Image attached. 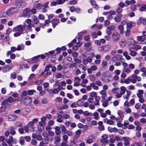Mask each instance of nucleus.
I'll use <instances>...</instances> for the list:
<instances>
[{
  "label": "nucleus",
  "mask_w": 146,
  "mask_h": 146,
  "mask_svg": "<svg viewBox=\"0 0 146 146\" xmlns=\"http://www.w3.org/2000/svg\"><path fill=\"white\" fill-rule=\"evenodd\" d=\"M101 51H105L110 50L111 49V46L110 45H107L103 46L101 47Z\"/></svg>",
  "instance_id": "nucleus-15"
},
{
  "label": "nucleus",
  "mask_w": 146,
  "mask_h": 146,
  "mask_svg": "<svg viewBox=\"0 0 146 146\" xmlns=\"http://www.w3.org/2000/svg\"><path fill=\"white\" fill-rule=\"evenodd\" d=\"M50 23H52L53 27L54 28L55 26L60 23V21L59 19H54L51 20Z\"/></svg>",
  "instance_id": "nucleus-11"
},
{
  "label": "nucleus",
  "mask_w": 146,
  "mask_h": 146,
  "mask_svg": "<svg viewBox=\"0 0 146 146\" xmlns=\"http://www.w3.org/2000/svg\"><path fill=\"white\" fill-rule=\"evenodd\" d=\"M62 74L61 73H58L55 74V77L57 78H59L61 77Z\"/></svg>",
  "instance_id": "nucleus-62"
},
{
  "label": "nucleus",
  "mask_w": 146,
  "mask_h": 146,
  "mask_svg": "<svg viewBox=\"0 0 146 146\" xmlns=\"http://www.w3.org/2000/svg\"><path fill=\"white\" fill-rule=\"evenodd\" d=\"M38 121V119L37 118H35L33 119L32 121L29 122L27 126L29 128H32V129L31 131L33 132L34 131V128L33 127L34 126V123H36Z\"/></svg>",
  "instance_id": "nucleus-3"
},
{
  "label": "nucleus",
  "mask_w": 146,
  "mask_h": 146,
  "mask_svg": "<svg viewBox=\"0 0 146 146\" xmlns=\"http://www.w3.org/2000/svg\"><path fill=\"white\" fill-rule=\"evenodd\" d=\"M43 83V81L42 80H39L37 81H36L35 82V84L36 85H40L42 84Z\"/></svg>",
  "instance_id": "nucleus-53"
},
{
  "label": "nucleus",
  "mask_w": 146,
  "mask_h": 146,
  "mask_svg": "<svg viewBox=\"0 0 146 146\" xmlns=\"http://www.w3.org/2000/svg\"><path fill=\"white\" fill-rule=\"evenodd\" d=\"M120 93L123 95L125 93V91L127 90L126 88L123 86L120 87Z\"/></svg>",
  "instance_id": "nucleus-26"
},
{
  "label": "nucleus",
  "mask_w": 146,
  "mask_h": 146,
  "mask_svg": "<svg viewBox=\"0 0 146 146\" xmlns=\"http://www.w3.org/2000/svg\"><path fill=\"white\" fill-rule=\"evenodd\" d=\"M100 141L103 144L106 143L107 144L108 143V140L106 139L101 138L100 139Z\"/></svg>",
  "instance_id": "nucleus-35"
},
{
  "label": "nucleus",
  "mask_w": 146,
  "mask_h": 146,
  "mask_svg": "<svg viewBox=\"0 0 146 146\" xmlns=\"http://www.w3.org/2000/svg\"><path fill=\"white\" fill-rule=\"evenodd\" d=\"M38 130L39 131H42L44 130V128L42 126H38Z\"/></svg>",
  "instance_id": "nucleus-59"
},
{
  "label": "nucleus",
  "mask_w": 146,
  "mask_h": 146,
  "mask_svg": "<svg viewBox=\"0 0 146 146\" xmlns=\"http://www.w3.org/2000/svg\"><path fill=\"white\" fill-rule=\"evenodd\" d=\"M55 130V133L57 135H58L60 134L61 132L60 129L58 126H56L54 128Z\"/></svg>",
  "instance_id": "nucleus-24"
},
{
  "label": "nucleus",
  "mask_w": 146,
  "mask_h": 146,
  "mask_svg": "<svg viewBox=\"0 0 146 146\" xmlns=\"http://www.w3.org/2000/svg\"><path fill=\"white\" fill-rule=\"evenodd\" d=\"M90 85L93 87V89L97 90L98 89V87L97 86L95 85V84L94 83H92L90 84Z\"/></svg>",
  "instance_id": "nucleus-42"
},
{
  "label": "nucleus",
  "mask_w": 146,
  "mask_h": 146,
  "mask_svg": "<svg viewBox=\"0 0 146 146\" xmlns=\"http://www.w3.org/2000/svg\"><path fill=\"white\" fill-rule=\"evenodd\" d=\"M15 5L18 8H21L25 7L26 3L21 0H17L15 3Z\"/></svg>",
  "instance_id": "nucleus-2"
},
{
  "label": "nucleus",
  "mask_w": 146,
  "mask_h": 146,
  "mask_svg": "<svg viewBox=\"0 0 146 146\" xmlns=\"http://www.w3.org/2000/svg\"><path fill=\"white\" fill-rule=\"evenodd\" d=\"M30 9L26 8L23 11L22 16L24 17L29 18L31 16V14L30 13Z\"/></svg>",
  "instance_id": "nucleus-5"
},
{
  "label": "nucleus",
  "mask_w": 146,
  "mask_h": 146,
  "mask_svg": "<svg viewBox=\"0 0 146 146\" xmlns=\"http://www.w3.org/2000/svg\"><path fill=\"white\" fill-rule=\"evenodd\" d=\"M15 128H16L15 127H11L9 128V130L10 131V133L11 135H13L15 134L16 132L14 130Z\"/></svg>",
  "instance_id": "nucleus-22"
},
{
  "label": "nucleus",
  "mask_w": 146,
  "mask_h": 146,
  "mask_svg": "<svg viewBox=\"0 0 146 146\" xmlns=\"http://www.w3.org/2000/svg\"><path fill=\"white\" fill-rule=\"evenodd\" d=\"M81 133V130L78 129L75 132L76 137H79L80 136V135Z\"/></svg>",
  "instance_id": "nucleus-50"
},
{
  "label": "nucleus",
  "mask_w": 146,
  "mask_h": 146,
  "mask_svg": "<svg viewBox=\"0 0 146 146\" xmlns=\"http://www.w3.org/2000/svg\"><path fill=\"white\" fill-rule=\"evenodd\" d=\"M18 12V10L17 8L15 7H11L6 11L4 13L5 16H10L15 13Z\"/></svg>",
  "instance_id": "nucleus-1"
},
{
  "label": "nucleus",
  "mask_w": 146,
  "mask_h": 146,
  "mask_svg": "<svg viewBox=\"0 0 146 146\" xmlns=\"http://www.w3.org/2000/svg\"><path fill=\"white\" fill-rule=\"evenodd\" d=\"M1 105L4 106L6 108H9L10 106V105L9 104L8 102L6 99H5L2 102Z\"/></svg>",
  "instance_id": "nucleus-14"
},
{
  "label": "nucleus",
  "mask_w": 146,
  "mask_h": 146,
  "mask_svg": "<svg viewBox=\"0 0 146 146\" xmlns=\"http://www.w3.org/2000/svg\"><path fill=\"white\" fill-rule=\"evenodd\" d=\"M112 37L113 41L115 42H117L119 40L120 37V34L117 33H113L112 35Z\"/></svg>",
  "instance_id": "nucleus-7"
},
{
  "label": "nucleus",
  "mask_w": 146,
  "mask_h": 146,
  "mask_svg": "<svg viewBox=\"0 0 146 146\" xmlns=\"http://www.w3.org/2000/svg\"><path fill=\"white\" fill-rule=\"evenodd\" d=\"M41 103L43 104H45L47 103V99L46 98H44L41 101Z\"/></svg>",
  "instance_id": "nucleus-64"
},
{
  "label": "nucleus",
  "mask_w": 146,
  "mask_h": 146,
  "mask_svg": "<svg viewBox=\"0 0 146 146\" xmlns=\"http://www.w3.org/2000/svg\"><path fill=\"white\" fill-rule=\"evenodd\" d=\"M100 99V97L99 96H98L95 98V100L94 101V103L95 106H99V101Z\"/></svg>",
  "instance_id": "nucleus-20"
},
{
  "label": "nucleus",
  "mask_w": 146,
  "mask_h": 146,
  "mask_svg": "<svg viewBox=\"0 0 146 146\" xmlns=\"http://www.w3.org/2000/svg\"><path fill=\"white\" fill-rule=\"evenodd\" d=\"M17 118V116L14 114L11 115L7 117V119L9 121H14Z\"/></svg>",
  "instance_id": "nucleus-8"
},
{
  "label": "nucleus",
  "mask_w": 146,
  "mask_h": 146,
  "mask_svg": "<svg viewBox=\"0 0 146 146\" xmlns=\"http://www.w3.org/2000/svg\"><path fill=\"white\" fill-rule=\"evenodd\" d=\"M31 18L32 19L33 22L34 24H36L39 23V21L36 16L33 15L31 17Z\"/></svg>",
  "instance_id": "nucleus-17"
},
{
  "label": "nucleus",
  "mask_w": 146,
  "mask_h": 146,
  "mask_svg": "<svg viewBox=\"0 0 146 146\" xmlns=\"http://www.w3.org/2000/svg\"><path fill=\"white\" fill-rule=\"evenodd\" d=\"M126 3L128 5L133 4L135 3V1L134 0H131V1L126 0L125 1Z\"/></svg>",
  "instance_id": "nucleus-36"
},
{
  "label": "nucleus",
  "mask_w": 146,
  "mask_h": 146,
  "mask_svg": "<svg viewBox=\"0 0 146 146\" xmlns=\"http://www.w3.org/2000/svg\"><path fill=\"white\" fill-rule=\"evenodd\" d=\"M94 140V137L92 135L90 136L88 138L86 139V142L87 143L90 144L93 142Z\"/></svg>",
  "instance_id": "nucleus-16"
},
{
  "label": "nucleus",
  "mask_w": 146,
  "mask_h": 146,
  "mask_svg": "<svg viewBox=\"0 0 146 146\" xmlns=\"http://www.w3.org/2000/svg\"><path fill=\"white\" fill-rule=\"evenodd\" d=\"M94 98L89 97L88 98L87 100L88 102H89L90 104H93L94 103Z\"/></svg>",
  "instance_id": "nucleus-33"
},
{
  "label": "nucleus",
  "mask_w": 146,
  "mask_h": 146,
  "mask_svg": "<svg viewBox=\"0 0 146 146\" xmlns=\"http://www.w3.org/2000/svg\"><path fill=\"white\" fill-rule=\"evenodd\" d=\"M137 40L140 42V44H145L146 42L145 41L146 40V37L143 36H138L137 37Z\"/></svg>",
  "instance_id": "nucleus-6"
},
{
  "label": "nucleus",
  "mask_w": 146,
  "mask_h": 146,
  "mask_svg": "<svg viewBox=\"0 0 146 146\" xmlns=\"http://www.w3.org/2000/svg\"><path fill=\"white\" fill-rule=\"evenodd\" d=\"M17 77V74L15 72H13L11 74V77L13 79L16 78Z\"/></svg>",
  "instance_id": "nucleus-40"
},
{
  "label": "nucleus",
  "mask_w": 146,
  "mask_h": 146,
  "mask_svg": "<svg viewBox=\"0 0 146 146\" xmlns=\"http://www.w3.org/2000/svg\"><path fill=\"white\" fill-rule=\"evenodd\" d=\"M143 142L140 141L135 142L131 146H143Z\"/></svg>",
  "instance_id": "nucleus-21"
},
{
  "label": "nucleus",
  "mask_w": 146,
  "mask_h": 146,
  "mask_svg": "<svg viewBox=\"0 0 146 146\" xmlns=\"http://www.w3.org/2000/svg\"><path fill=\"white\" fill-rule=\"evenodd\" d=\"M88 77L91 81L94 82L96 80V78L94 75H89Z\"/></svg>",
  "instance_id": "nucleus-31"
},
{
  "label": "nucleus",
  "mask_w": 146,
  "mask_h": 146,
  "mask_svg": "<svg viewBox=\"0 0 146 146\" xmlns=\"http://www.w3.org/2000/svg\"><path fill=\"white\" fill-rule=\"evenodd\" d=\"M32 102V98L29 96H27L24 99L23 103L26 106H29Z\"/></svg>",
  "instance_id": "nucleus-4"
},
{
  "label": "nucleus",
  "mask_w": 146,
  "mask_h": 146,
  "mask_svg": "<svg viewBox=\"0 0 146 146\" xmlns=\"http://www.w3.org/2000/svg\"><path fill=\"white\" fill-rule=\"evenodd\" d=\"M114 27L113 26H109L106 29V33L108 35H110L112 32V31L114 30Z\"/></svg>",
  "instance_id": "nucleus-10"
},
{
  "label": "nucleus",
  "mask_w": 146,
  "mask_h": 146,
  "mask_svg": "<svg viewBox=\"0 0 146 146\" xmlns=\"http://www.w3.org/2000/svg\"><path fill=\"white\" fill-rule=\"evenodd\" d=\"M137 43V42L134 40L133 39H131L128 42L129 45H134L135 44Z\"/></svg>",
  "instance_id": "nucleus-25"
},
{
  "label": "nucleus",
  "mask_w": 146,
  "mask_h": 146,
  "mask_svg": "<svg viewBox=\"0 0 146 146\" xmlns=\"http://www.w3.org/2000/svg\"><path fill=\"white\" fill-rule=\"evenodd\" d=\"M31 144L33 145H36L37 143V142L35 139H32L31 141Z\"/></svg>",
  "instance_id": "nucleus-54"
},
{
  "label": "nucleus",
  "mask_w": 146,
  "mask_h": 146,
  "mask_svg": "<svg viewBox=\"0 0 146 146\" xmlns=\"http://www.w3.org/2000/svg\"><path fill=\"white\" fill-rule=\"evenodd\" d=\"M90 97L93 98L95 97V98L96 97H97V93L96 92H92L90 93Z\"/></svg>",
  "instance_id": "nucleus-49"
},
{
  "label": "nucleus",
  "mask_w": 146,
  "mask_h": 146,
  "mask_svg": "<svg viewBox=\"0 0 146 146\" xmlns=\"http://www.w3.org/2000/svg\"><path fill=\"white\" fill-rule=\"evenodd\" d=\"M68 0H57L56 1L57 4L58 5H62L65 1H67Z\"/></svg>",
  "instance_id": "nucleus-32"
},
{
  "label": "nucleus",
  "mask_w": 146,
  "mask_h": 146,
  "mask_svg": "<svg viewBox=\"0 0 146 146\" xmlns=\"http://www.w3.org/2000/svg\"><path fill=\"white\" fill-rule=\"evenodd\" d=\"M38 18L42 20H44L45 19L44 16L42 14H40L38 16Z\"/></svg>",
  "instance_id": "nucleus-63"
},
{
  "label": "nucleus",
  "mask_w": 146,
  "mask_h": 146,
  "mask_svg": "<svg viewBox=\"0 0 146 146\" xmlns=\"http://www.w3.org/2000/svg\"><path fill=\"white\" fill-rule=\"evenodd\" d=\"M131 70L129 68H123V71L124 72H125L127 73H129L131 72Z\"/></svg>",
  "instance_id": "nucleus-37"
},
{
  "label": "nucleus",
  "mask_w": 146,
  "mask_h": 146,
  "mask_svg": "<svg viewBox=\"0 0 146 146\" xmlns=\"http://www.w3.org/2000/svg\"><path fill=\"white\" fill-rule=\"evenodd\" d=\"M98 130L100 131H104V126L103 125L99 126L98 127Z\"/></svg>",
  "instance_id": "nucleus-55"
},
{
  "label": "nucleus",
  "mask_w": 146,
  "mask_h": 146,
  "mask_svg": "<svg viewBox=\"0 0 146 146\" xmlns=\"http://www.w3.org/2000/svg\"><path fill=\"white\" fill-rule=\"evenodd\" d=\"M23 26L22 25H19L17 26L13 29V31L14 32H16L17 31L21 32L23 31Z\"/></svg>",
  "instance_id": "nucleus-9"
},
{
  "label": "nucleus",
  "mask_w": 146,
  "mask_h": 146,
  "mask_svg": "<svg viewBox=\"0 0 146 146\" xmlns=\"http://www.w3.org/2000/svg\"><path fill=\"white\" fill-rule=\"evenodd\" d=\"M104 122L107 124L112 125L113 124V121L109 119L108 118H105L103 120Z\"/></svg>",
  "instance_id": "nucleus-19"
},
{
  "label": "nucleus",
  "mask_w": 146,
  "mask_h": 146,
  "mask_svg": "<svg viewBox=\"0 0 146 146\" xmlns=\"http://www.w3.org/2000/svg\"><path fill=\"white\" fill-rule=\"evenodd\" d=\"M124 142V145L125 146L129 145V142L128 140V138L127 137H125L123 138Z\"/></svg>",
  "instance_id": "nucleus-28"
},
{
  "label": "nucleus",
  "mask_w": 146,
  "mask_h": 146,
  "mask_svg": "<svg viewBox=\"0 0 146 146\" xmlns=\"http://www.w3.org/2000/svg\"><path fill=\"white\" fill-rule=\"evenodd\" d=\"M123 9L120 8L118 7L116 10V12L119 14H121V13L122 12Z\"/></svg>",
  "instance_id": "nucleus-56"
},
{
  "label": "nucleus",
  "mask_w": 146,
  "mask_h": 146,
  "mask_svg": "<svg viewBox=\"0 0 146 146\" xmlns=\"http://www.w3.org/2000/svg\"><path fill=\"white\" fill-rule=\"evenodd\" d=\"M63 140L64 142H67V139H68V136L66 135H64L62 137Z\"/></svg>",
  "instance_id": "nucleus-52"
},
{
  "label": "nucleus",
  "mask_w": 146,
  "mask_h": 146,
  "mask_svg": "<svg viewBox=\"0 0 146 146\" xmlns=\"http://www.w3.org/2000/svg\"><path fill=\"white\" fill-rule=\"evenodd\" d=\"M52 92L53 94H57L59 92V90L57 88H55L52 90Z\"/></svg>",
  "instance_id": "nucleus-60"
},
{
  "label": "nucleus",
  "mask_w": 146,
  "mask_h": 146,
  "mask_svg": "<svg viewBox=\"0 0 146 146\" xmlns=\"http://www.w3.org/2000/svg\"><path fill=\"white\" fill-rule=\"evenodd\" d=\"M118 29L120 31V34H122L123 33V32L122 31V30L123 29V26L121 25H120L118 26Z\"/></svg>",
  "instance_id": "nucleus-51"
},
{
  "label": "nucleus",
  "mask_w": 146,
  "mask_h": 146,
  "mask_svg": "<svg viewBox=\"0 0 146 146\" xmlns=\"http://www.w3.org/2000/svg\"><path fill=\"white\" fill-rule=\"evenodd\" d=\"M6 100L10 103H12L14 101V99L11 96L9 97Z\"/></svg>",
  "instance_id": "nucleus-30"
},
{
  "label": "nucleus",
  "mask_w": 146,
  "mask_h": 146,
  "mask_svg": "<svg viewBox=\"0 0 146 146\" xmlns=\"http://www.w3.org/2000/svg\"><path fill=\"white\" fill-rule=\"evenodd\" d=\"M139 20L141 22H142L143 24L146 25V19L142 17L140 18Z\"/></svg>",
  "instance_id": "nucleus-45"
},
{
  "label": "nucleus",
  "mask_w": 146,
  "mask_h": 146,
  "mask_svg": "<svg viewBox=\"0 0 146 146\" xmlns=\"http://www.w3.org/2000/svg\"><path fill=\"white\" fill-rule=\"evenodd\" d=\"M132 22L127 23V27L130 29L132 27Z\"/></svg>",
  "instance_id": "nucleus-61"
},
{
  "label": "nucleus",
  "mask_w": 146,
  "mask_h": 146,
  "mask_svg": "<svg viewBox=\"0 0 146 146\" xmlns=\"http://www.w3.org/2000/svg\"><path fill=\"white\" fill-rule=\"evenodd\" d=\"M36 91L34 90H29L28 91V94L29 95H32L34 93H35Z\"/></svg>",
  "instance_id": "nucleus-46"
},
{
  "label": "nucleus",
  "mask_w": 146,
  "mask_h": 146,
  "mask_svg": "<svg viewBox=\"0 0 146 146\" xmlns=\"http://www.w3.org/2000/svg\"><path fill=\"white\" fill-rule=\"evenodd\" d=\"M52 67V65L50 64L46 66L45 68V70L46 72H47L49 70V68Z\"/></svg>",
  "instance_id": "nucleus-47"
},
{
  "label": "nucleus",
  "mask_w": 146,
  "mask_h": 146,
  "mask_svg": "<svg viewBox=\"0 0 146 146\" xmlns=\"http://www.w3.org/2000/svg\"><path fill=\"white\" fill-rule=\"evenodd\" d=\"M38 65L34 64L31 68V70L33 72H34L38 66Z\"/></svg>",
  "instance_id": "nucleus-57"
},
{
  "label": "nucleus",
  "mask_w": 146,
  "mask_h": 146,
  "mask_svg": "<svg viewBox=\"0 0 146 146\" xmlns=\"http://www.w3.org/2000/svg\"><path fill=\"white\" fill-rule=\"evenodd\" d=\"M122 16V15L121 14H118L116 16L114 17V20L115 22H119L121 20V17Z\"/></svg>",
  "instance_id": "nucleus-13"
},
{
  "label": "nucleus",
  "mask_w": 146,
  "mask_h": 146,
  "mask_svg": "<svg viewBox=\"0 0 146 146\" xmlns=\"http://www.w3.org/2000/svg\"><path fill=\"white\" fill-rule=\"evenodd\" d=\"M102 106L103 107H106L108 106V102L106 100H105L103 102L102 101Z\"/></svg>",
  "instance_id": "nucleus-38"
},
{
  "label": "nucleus",
  "mask_w": 146,
  "mask_h": 146,
  "mask_svg": "<svg viewBox=\"0 0 146 146\" xmlns=\"http://www.w3.org/2000/svg\"><path fill=\"white\" fill-rule=\"evenodd\" d=\"M28 93L27 92V91H23L22 92V93L21 94V98H23L24 97L26 96L27 94Z\"/></svg>",
  "instance_id": "nucleus-34"
},
{
  "label": "nucleus",
  "mask_w": 146,
  "mask_h": 146,
  "mask_svg": "<svg viewBox=\"0 0 146 146\" xmlns=\"http://www.w3.org/2000/svg\"><path fill=\"white\" fill-rule=\"evenodd\" d=\"M146 9V5L143 4L142 5L141 7L140 8L139 10L140 11H143Z\"/></svg>",
  "instance_id": "nucleus-43"
},
{
  "label": "nucleus",
  "mask_w": 146,
  "mask_h": 146,
  "mask_svg": "<svg viewBox=\"0 0 146 146\" xmlns=\"http://www.w3.org/2000/svg\"><path fill=\"white\" fill-rule=\"evenodd\" d=\"M83 104H82V102L81 100H78L77 102V105L78 106H82Z\"/></svg>",
  "instance_id": "nucleus-41"
},
{
  "label": "nucleus",
  "mask_w": 146,
  "mask_h": 146,
  "mask_svg": "<svg viewBox=\"0 0 146 146\" xmlns=\"http://www.w3.org/2000/svg\"><path fill=\"white\" fill-rule=\"evenodd\" d=\"M54 142L56 143V142H60L61 141V139L59 136L56 135L54 137Z\"/></svg>",
  "instance_id": "nucleus-29"
},
{
  "label": "nucleus",
  "mask_w": 146,
  "mask_h": 146,
  "mask_svg": "<svg viewBox=\"0 0 146 146\" xmlns=\"http://www.w3.org/2000/svg\"><path fill=\"white\" fill-rule=\"evenodd\" d=\"M131 82L130 79L129 77L127 79H125L123 82H121V83H125L126 84H129Z\"/></svg>",
  "instance_id": "nucleus-39"
},
{
  "label": "nucleus",
  "mask_w": 146,
  "mask_h": 146,
  "mask_svg": "<svg viewBox=\"0 0 146 146\" xmlns=\"http://www.w3.org/2000/svg\"><path fill=\"white\" fill-rule=\"evenodd\" d=\"M77 64L76 63H74L72 64H71L70 65V67L71 68H73L74 67L76 68H77Z\"/></svg>",
  "instance_id": "nucleus-58"
},
{
  "label": "nucleus",
  "mask_w": 146,
  "mask_h": 146,
  "mask_svg": "<svg viewBox=\"0 0 146 146\" xmlns=\"http://www.w3.org/2000/svg\"><path fill=\"white\" fill-rule=\"evenodd\" d=\"M13 140V137L12 136H10L9 139H7L6 140V142L9 144L11 143Z\"/></svg>",
  "instance_id": "nucleus-27"
},
{
  "label": "nucleus",
  "mask_w": 146,
  "mask_h": 146,
  "mask_svg": "<svg viewBox=\"0 0 146 146\" xmlns=\"http://www.w3.org/2000/svg\"><path fill=\"white\" fill-rule=\"evenodd\" d=\"M129 54L132 56H135L137 54V52L135 51V49L132 47H130L129 49Z\"/></svg>",
  "instance_id": "nucleus-12"
},
{
  "label": "nucleus",
  "mask_w": 146,
  "mask_h": 146,
  "mask_svg": "<svg viewBox=\"0 0 146 146\" xmlns=\"http://www.w3.org/2000/svg\"><path fill=\"white\" fill-rule=\"evenodd\" d=\"M60 126L61 129L62 131L64 132H66V129L65 126L61 124L60 125Z\"/></svg>",
  "instance_id": "nucleus-48"
},
{
  "label": "nucleus",
  "mask_w": 146,
  "mask_h": 146,
  "mask_svg": "<svg viewBox=\"0 0 146 146\" xmlns=\"http://www.w3.org/2000/svg\"><path fill=\"white\" fill-rule=\"evenodd\" d=\"M28 110V109H27L26 108H24L23 109H22V111L23 112V115H26L28 113V111L27 110Z\"/></svg>",
  "instance_id": "nucleus-44"
},
{
  "label": "nucleus",
  "mask_w": 146,
  "mask_h": 146,
  "mask_svg": "<svg viewBox=\"0 0 146 146\" xmlns=\"http://www.w3.org/2000/svg\"><path fill=\"white\" fill-rule=\"evenodd\" d=\"M100 94L102 95V98L104 100H105L107 96L106 91L104 90H102L100 91Z\"/></svg>",
  "instance_id": "nucleus-18"
},
{
  "label": "nucleus",
  "mask_w": 146,
  "mask_h": 146,
  "mask_svg": "<svg viewBox=\"0 0 146 146\" xmlns=\"http://www.w3.org/2000/svg\"><path fill=\"white\" fill-rule=\"evenodd\" d=\"M90 114H91L92 115H93L94 117V118L96 120H97L99 117V114L97 112H95L93 114H92L90 113H88L87 115H89Z\"/></svg>",
  "instance_id": "nucleus-23"
}]
</instances>
